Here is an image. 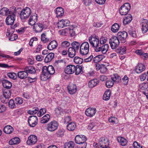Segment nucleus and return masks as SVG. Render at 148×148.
Listing matches in <instances>:
<instances>
[{
	"instance_id": "nucleus-35",
	"label": "nucleus",
	"mask_w": 148,
	"mask_h": 148,
	"mask_svg": "<svg viewBox=\"0 0 148 148\" xmlns=\"http://www.w3.org/2000/svg\"><path fill=\"white\" fill-rule=\"evenodd\" d=\"M76 51L73 47L69 48L68 49L69 56L71 58H73L75 55V53Z\"/></svg>"
},
{
	"instance_id": "nucleus-30",
	"label": "nucleus",
	"mask_w": 148,
	"mask_h": 148,
	"mask_svg": "<svg viewBox=\"0 0 148 148\" xmlns=\"http://www.w3.org/2000/svg\"><path fill=\"white\" fill-rule=\"evenodd\" d=\"M54 57V54L53 53H50L47 54L44 59L45 63H48L51 62Z\"/></svg>"
},
{
	"instance_id": "nucleus-45",
	"label": "nucleus",
	"mask_w": 148,
	"mask_h": 148,
	"mask_svg": "<svg viewBox=\"0 0 148 148\" xmlns=\"http://www.w3.org/2000/svg\"><path fill=\"white\" fill-rule=\"evenodd\" d=\"M126 48L124 46H122L116 50V51L120 54L122 55L125 53L126 51Z\"/></svg>"
},
{
	"instance_id": "nucleus-46",
	"label": "nucleus",
	"mask_w": 148,
	"mask_h": 148,
	"mask_svg": "<svg viewBox=\"0 0 148 148\" xmlns=\"http://www.w3.org/2000/svg\"><path fill=\"white\" fill-rule=\"evenodd\" d=\"M72 47L74 48V49L76 50L77 51H78L80 48V44L79 43L77 42L74 41L72 42L71 44Z\"/></svg>"
},
{
	"instance_id": "nucleus-12",
	"label": "nucleus",
	"mask_w": 148,
	"mask_h": 148,
	"mask_svg": "<svg viewBox=\"0 0 148 148\" xmlns=\"http://www.w3.org/2000/svg\"><path fill=\"white\" fill-rule=\"evenodd\" d=\"M107 38L106 37H104L103 36H101L99 40V43L100 44V46H102L103 45V46H104L105 45H107V47L106 50H103H103H102V53L103 54H106L107 52L108 51V50L109 49V45L108 44H105V43H106L107 41Z\"/></svg>"
},
{
	"instance_id": "nucleus-47",
	"label": "nucleus",
	"mask_w": 148,
	"mask_h": 148,
	"mask_svg": "<svg viewBox=\"0 0 148 148\" xmlns=\"http://www.w3.org/2000/svg\"><path fill=\"white\" fill-rule=\"evenodd\" d=\"M3 93L4 97L5 98L9 99L11 96V93L10 90L8 89H5L3 90Z\"/></svg>"
},
{
	"instance_id": "nucleus-63",
	"label": "nucleus",
	"mask_w": 148,
	"mask_h": 148,
	"mask_svg": "<svg viewBox=\"0 0 148 148\" xmlns=\"http://www.w3.org/2000/svg\"><path fill=\"white\" fill-rule=\"evenodd\" d=\"M107 69L105 66L102 65V67L101 68L100 70V72L102 73H105L106 72Z\"/></svg>"
},
{
	"instance_id": "nucleus-60",
	"label": "nucleus",
	"mask_w": 148,
	"mask_h": 148,
	"mask_svg": "<svg viewBox=\"0 0 148 148\" xmlns=\"http://www.w3.org/2000/svg\"><path fill=\"white\" fill-rule=\"evenodd\" d=\"M22 99L19 97H17L15 99V103L16 104H21L23 103Z\"/></svg>"
},
{
	"instance_id": "nucleus-59",
	"label": "nucleus",
	"mask_w": 148,
	"mask_h": 148,
	"mask_svg": "<svg viewBox=\"0 0 148 148\" xmlns=\"http://www.w3.org/2000/svg\"><path fill=\"white\" fill-rule=\"evenodd\" d=\"M69 30V27H68L62 29L61 33V34L62 35L66 36L68 34Z\"/></svg>"
},
{
	"instance_id": "nucleus-9",
	"label": "nucleus",
	"mask_w": 148,
	"mask_h": 148,
	"mask_svg": "<svg viewBox=\"0 0 148 148\" xmlns=\"http://www.w3.org/2000/svg\"><path fill=\"white\" fill-rule=\"evenodd\" d=\"M127 36V32L125 31L119 32L117 34V38L122 43L125 42Z\"/></svg>"
},
{
	"instance_id": "nucleus-57",
	"label": "nucleus",
	"mask_w": 148,
	"mask_h": 148,
	"mask_svg": "<svg viewBox=\"0 0 148 148\" xmlns=\"http://www.w3.org/2000/svg\"><path fill=\"white\" fill-rule=\"evenodd\" d=\"M114 84V82L112 81L108 80L106 82V85L107 87L110 88Z\"/></svg>"
},
{
	"instance_id": "nucleus-32",
	"label": "nucleus",
	"mask_w": 148,
	"mask_h": 148,
	"mask_svg": "<svg viewBox=\"0 0 148 148\" xmlns=\"http://www.w3.org/2000/svg\"><path fill=\"white\" fill-rule=\"evenodd\" d=\"M13 128L10 125H7L5 126L3 129L4 133L7 134H10L13 131Z\"/></svg>"
},
{
	"instance_id": "nucleus-25",
	"label": "nucleus",
	"mask_w": 148,
	"mask_h": 148,
	"mask_svg": "<svg viewBox=\"0 0 148 148\" xmlns=\"http://www.w3.org/2000/svg\"><path fill=\"white\" fill-rule=\"evenodd\" d=\"M58 43L55 40H53L50 42L47 46L48 49L50 50H52L56 48Z\"/></svg>"
},
{
	"instance_id": "nucleus-23",
	"label": "nucleus",
	"mask_w": 148,
	"mask_h": 148,
	"mask_svg": "<svg viewBox=\"0 0 148 148\" xmlns=\"http://www.w3.org/2000/svg\"><path fill=\"white\" fill-rule=\"evenodd\" d=\"M142 31L143 33H145L148 31V21L144 19L142 22Z\"/></svg>"
},
{
	"instance_id": "nucleus-49",
	"label": "nucleus",
	"mask_w": 148,
	"mask_h": 148,
	"mask_svg": "<svg viewBox=\"0 0 148 148\" xmlns=\"http://www.w3.org/2000/svg\"><path fill=\"white\" fill-rule=\"evenodd\" d=\"M74 62L77 64H80L82 63L83 61L82 59L78 57H75L73 59Z\"/></svg>"
},
{
	"instance_id": "nucleus-36",
	"label": "nucleus",
	"mask_w": 148,
	"mask_h": 148,
	"mask_svg": "<svg viewBox=\"0 0 148 148\" xmlns=\"http://www.w3.org/2000/svg\"><path fill=\"white\" fill-rule=\"evenodd\" d=\"M76 125L75 123L74 122H71L69 123L66 126L67 129L70 131H73L74 130L76 127Z\"/></svg>"
},
{
	"instance_id": "nucleus-64",
	"label": "nucleus",
	"mask_w": 148,
	"mask_h": 148,
	"mask_svg": "<svg viewBox=\"0 0 148 148\" xmlns=\"http://www.w3.org/2000/svg\"><path fill=\"white\" fill-rule=\"evenodd\" d=\"M147 72L145 73L140 76V79L141 81H144L147 78Z\"/></svg>"
},
{
	"instance_id": "nucleus-52",
	"label": "nucleus",
	"mask_w": 148,
	"mask_h": 148,
	"mask_svg": "<svg viewBox=\"0 0 148 148\" xmlns=\"http://www.w3.org/2000/svg\"><path fill=\"white\" fill-rule=\"evenodd\" d=\"M139 87L142 90H144L148 88V83H143L139 85Z\"/></svg>"
},
{
	"instance_id": "nucleus-42",
	"label": "nucleus",
	"mask_w": 148,
	"mask_h": 148,
	"mask_svg": "<svg viewBox=\"0 0 148 148\" xmlns=\"http://www.w3.org/2000/svg\"><path fill=\"white\" fill-rule=\"evenodd\" d=\"M119 27V25L117 23H115L112 26L111 30L113 32L116 33L118 31Z\"/></svg>"
},
{
	"instance_id": "nucleus-10",
	"label": "nucleus",
	"mask_w": 148,
	"mask_h": 148,
	"mask_svg": "<svg viewBox=\"0 0 148 148\" xmlns=\"http://www.w3.org/2000/svg\"><path fill=\"white\" fill-rule=\"evenodd\" d=\"M28 123L30 127H34L38 123L37 117L35 116H30L28 118Z\"/></svg>"
},
{
	"instance_id": "nucleus-51",
	"label": "nucleus",
	"mask_w": 148,
	"mask_h": 148,
	"mask_svg": "<svg viewBox=\"0 0 148 148\" xmlns=\"http://www.w3.org/2000/svg\"><path fill=\"white\" fill-rule=\"evenodd\" d=\"M65 130L64 129H60L56 133L58 137H62L63 136Z\"/></svg>"
},
{
	"instance_id": "nucleus-28",
	"label": "nucleus",
	"mask_w": 148,
	"mask_h": 148,
	"mask_svg": "<svg viewBox=\"0 0 148 148\" xmlns=\"http://www.w3.org/2000/svg\"><path fill=\"white\" fill-rule=\"evenodd\" d=\"M2 84L3 87L8 89L10 88L12 86L11 83L6 79L2 80Z\"/></svg>"
},
{
	"instance_id": "nucleus-16",
	"label": "nucleus",
	"mask_w": 148,
	"mask_h": 148,
	"mask_svg": "<svg viewBox=\"0 0 148 148\" xmlns=\"http://www.w3.org/2000/svg\"><path fill=\"white\" fill-rule=\"evenodd\" d=\"M13 9H16V7L14 6H13L10 8L9 9L5 7H4L1 9H0V10L1 12V13L2 14H4L6 16L9 15L10 12H12Z\"/></svg>"
},
{
	"instance_id": "nucleus-50",
	"label": "nucleus",
	"mask_w": 148,
	"mask_h": 148,
	"mask_svg": "<svg viewBox=\"0 0 148 148\" xmlns=\"http://www.w3.org/2000/svg\"><path fill=\"white\" fill-rule=\"evenodd\" d=\"M38 110L39 109L38 108H33L32 110H29L28 111V113L30 114H34L37 113Z\"/></svg>"
},
{
	"instance_id": "nucleus-61",
	"label": "nucleus",
	"mask_w": 148,
	"mask_h": 148,
	"mask_svg": "<svg viewBox=\"0 0 148 148\" xmlns=\"http://www.w3.org/2000/svg\"><path fill=\"white\" fill-rule=\"evenodd\" d=\"M42 46L41 44H39L38 45L36 49L34 51V53H39L41 50Z\"/></svg>"
},
{
	"instance_id": "nucleus-58",
	"label": "nucleus",
	"mask_w": 148,
	"mask_h": 148,
	"mask_svg": "<svg viewBox=\"0 0 148 148\" xmlns=\"http://www.w3.org/2000/svg\"><path fill=\"white\" fill-rule=\"evenodd\" d=\"M71 27H69V33L70 34V35L71 36H74L75 34V28L73 27H71Z\"/></svg>"
},
{
	"instance_id": "nucleus-3",
	"label": "nucleus",
	"mask_w": 148,
	"mask_h": 148,
	"mask_svg": "<svg viewBox=\"0 0 148 148\" xmlns=\"http://www.w3.org/2000/svg\"><path fill=\"white\" fill-rule=\"evenodd\" d=\"M89 44L87 42L82 43L80 46L79 52L80 54L82 56L86 55L88 54L89 51Z\"/></svg>"
},
{
	"instance_id": "nucleus-62",
	"label": "nucleus",
	"mask_w": 148,
	"mask_h": 148,
	"mask_svg": "<svg viewBox=\"0 0 148 148\" xmlns=\"http://www.w3.org/2000/svg\"><path fill=\"white\" fill-rule=\"evenodd\" d=\"M71 120V117L70 116H66L64 117V123H69V122Z\"/></svg>"
},
{
	"instance_id": "nucleus-6",
	"label": "nucleus",
	"mask_w": 148,
	"mask_h": 148,
	"mask_svg": "<svg viewBox=\"0 0 148 148\" xmlns=\"http://www.w3.org/2000/svg\"><path fill=\"white\" fill-rule=\"evenodd\" d=\"M131 8L130 5L129 3H126L122 5L119 9V13L122 15H126Z\"/></svg>"
},
{
	"instance_id": "nucleus-1",
	"label": "nucleus",
	"mask_w": 148,
	"mask_h": 148,
	"mask_svg": "<svg viewBox=\"0 0 148 148\" xmlns=\"http://www.w3.org/2000/svg\"><path fill=\"white\" fill-rule=\"evenodd\" d=\"M88 40L92 47L94 48L95 51L97 52L101 51L102 52V49L103 51L106 50L107 45L100 46L98 36L95 34H92L88 38Z\"/></svg>"
},
{
	"instance_id": "nucleus-4",
	"label": "nucleus",
	"mask_w": 148,
	"mask_h": 148,
	"mask_svg": "<svg viewBox=\"0 0 148 148\" xmlns=\"http://www.w3.org/2000/svg\"><path fill=\"white\" fill-rule=\"evenodd\" d=\"M10 12L9 15H8V16L5 20V22L7 25H12L14 23L16 18L15 14L16 13V9H13L12 12Z\"/></svg>"
},
{
	"instance_id": "nucleus-2",
	"label": "nucleus",
	"mask_w": 148,
	"mask_h": 148,
	"mask_svg": "<svg viewBox=\"0 0 148 148\" xmlns=\"http://www.w3.org/2000/svg\"><path fill=\"white\" fill-rule=\"evenodd\" d=\"M42 74L40 76L41 80H46L51 77V75L53 74L55 72L54 69L51 65L47 67L44 66L42 69Z\"/></svg>"
},
{
	"instance_id": "nucleus-19",
	"label": "nucleus",
	"mask_w": 148,
	"mask_h": 148,
	"mask_svg": "<svg viewBox=\"0 0 148 148\" xmlns=\"http://www.w3.org/2000/svg\"><path fill=\"white\" fill-rule=\"evenodd\" d=\"M67 89L69 93L71 95L75 94L77 90L76 86L74 84H70L67 87Z\"/></svg>"
},
{
	"instance_id": "nucleus-44",
	"label": "nucleus",
	"mask_w": 148,
	"mask_h": 148,
	"mask_svg": "<svg viewBox=\"0 0 148 148\" xmlns=\"http://www.w3.org/2000/svg\"><path fill=\"white\" fill-rule=\"evenodd\" d=\"M74 145L75 143L73 142L70 141L64 144V148H74Z\"/></svg>"
},
{
	"instance_id": "nucleus-34",
	"label": "nucleus",
	"mask_w": 148,
	"mask_h": 148,
	"mask_svg": "<svg viewBox=\"0 0 148 148\" xmlns=\"http://www.w3.org/2000/svg\"><path fill=\"white\" fill-rule=\"evenodd\" d=\"M20 142V139L18 137H14L11 139L9 141V144L10 145H17Z\"/></svg>"
},
{
	"instance_id": "nucleus-33",
	"label": "nucleus",
	"mask_w": 148,
	"mask_h": 148,
	"mask_svg": "<svg viewBox=\"0 0 148 148\" xmlns=\"http://www.w3.org/2000/svg\"><path fill=\"white\" fill-rule=\"evenodd\" d=\"M118 141L120 144L122 146H125L127 143V140L125 138L122 137H118L117 138Z\"/></svg>"
},
{
	"instance_id": "nucleus-27",
	"label": "nucleus",
	"mask_w": 148,
	"mask_h": 148,
	"mask_svg": "<svg viewBox=\"0 0 148 148\" xmlns=\"http://www.w3.org/2000/svg\"><path fill=\"white\" fill-rule=\"evenodd\" d=\"M6 35L7 36H9V39L10 41H13L16 40L17 39V35L16 34H13V33L8 31L6 32Z\"/></svg>"
},
{
	"instance_id": "nucleus-24",
	"label": "nucleus",
	"mask_w": 148,
	"mask_h": 148,
	"mask_svg": "<svg viewBox=\"0 0 148 148\" xmlns=\"http://www.w3.org/2000/svg\"><path fill=\"white\" fill-rule=\"evenodd\" d=\"M17 75L18 77L20 79H25L27 77L28 74L26 71L24 70L18 72Z\"/></svg>"
},
{
	"instance_id": "nucleus-17",
	"label": "nucleus",
	"mask_w": 148,
	"mask_h": 148,
	"mask_svg": "<svg viewBox=\"0 0 148 148\" xmlns=\"http://www.w3.org/2000/svg\"><path fill=\"white\" fill-rule=\"evenodd\" d=\"M44 27V25L43 24L38 23H36L34 25L33 29L34 31L36 33H39L41 32L43 30Z\"/></svg>"
},
{
	"instance_id": "nucleus-37",
	"label": "nucleus",
	"mask_w": 148,
	"mask_h": 148,
	"mask_svg": "<svg viewBox=\"0 0 148 148\" xmlns=\"http://www.w3.org/2000/svg\"><path fill=\"white\" fill-rule=\"evenodd\" d=\"M99 83L97 79L91 80L88 83V86L90 88H92L96 86Z\"/></svg>"
},
{
	"instance_id": "nucleus-56",
	"label": "nucleus",
	"mask_w": 148,
	"mask_h": 148,
	"mask_svg": "<svg viewBox=\"0 0 148 148\" xmlns=\"http://www.w3.org/2000/svg\"><path fill=\"white\" fill-rule=\"evenodd\" d=\"M62 109L61 108H56L55 110V114L57 116H58L61 114V112H62Z\"/></svg>"
},
{
	"instance_id": "nucleus-15",
	"label": "nucleus",
	"mask_w": 148,
	"mask_h": 148,
	"mask_svg": "<svg viewBox=\"0 0 148 148\" xmlns=\"http://www.w3.org/2000/svg\"><path fill=\"white\" fill-rule=\"evenodd\" d=\"M99 143L100 147L102 148L108 147L109 145V142L107 138L104 137H101L99 140Z\"/></svg>"
},
{
	"instance_id": "nucleus-13",
	"label": "nucleus",
	"mask_w": 148,
	"mask_h": 148,
	"mask_svg": "<svg viewBox=\"0 0 148 148\" xmlns=\"http://www.w3.org/2000/svg\"><path fill=\"white\" fill-rule=\"evenodd\" d=\"M37 141V136L34 135L29 136L27 141V143L29 145H32L35 144Z\"/></svg>"
},
{
	"instance_id": "nucleus-39",
	"label": "nucleus",
	"mask_w": 148,
	"mask_h": 148,
	"mask_svg": "<svg viewBox=\"0 0 148 148\" xmlns=\"http://www.w3.org/2000/svg\"><path fill=\"white\" fill-rule=\"evenodd\" d=\"M74 70V72H75V74L77 75L83 73L82 67L80 65H77L76 66H75Z\"/></svg>"
},
{
	"instance_id": "nucleus-43",
	"label": "nucleus",
	"mask_w": 148,
	"mask_h": 148,
	"mask_svg": "<svg viewBox=\"0 0 148 148\" xmlns=\"http://www.w3.org/2000/svg\"><path fill=\"white\" fill-rule=\"evenodd\" d=\"M103 58V55H99L94 57L93 60L95 63H97L100 62Z\"/></svg>"
},
{
	"instance_id": "nucleus-29",
	"label": "nucleus",
	"mask_w": 148,
	"mask_h": 148,
	"mask_svg": "<svg viewBox=\"0 0 148 148\" xmlns=\"http://www.w3.org/2000/svg\"><path fill=\"white\" fill-rule=\"evenodd\" d=\"M63 9L61 7H58L56 8V13L57 17H61L64 14Z\"/></svg>"
},
{
	"instance_id": "nucleus-54",
	"label": "nucleus",
	"mask_w": 148,
	"mask_h": 148,
	"mask_svg": "<svg viewBox=\"0 0 148 148\" xmlns=\"http://www.w3.org/2000/svg\"><path fill=\"white\" fill-rule=\"evenodd\" d=\"M70 45L69 42L67 41H64L62 42L61 44V46L63 48H66L68 47Z\"/></svg>"
},
{
	"instance_id": "nucleus-8",
	"label": "nucleus",
	"mask_w": 148,
	"mask_h": 148,
	"mask_svg": "<svg viewBox=\"0 0 148 148\" xmlns=\"http://www.w3.org/2000/svg\"><path fill=\"white\" fill-rule=\"evenodd\" d=\"M119 40L116 36H113L109 40V42L112 49H115L119 45Z\"/></svg>"
},
{
	"instance_id": "nucleus-18",
	"label": "nucleus",
	"mask_w": 148,
	"mask_h": 148,
	"mask_svg": "<svg viewBox=\"0 0 148 148\" xmlns=\"http://www.w3.org/2000/svg\"><path fill=\"white\" fill-rule=\"evenodd\" d=\"M75 66L70 64L67 65L65 68L64 71L68 74H71L74 73Z\"/></svg>"
},
{
	"instance_id": "nucleus-31",
	"label": "nucleus",
	"mask_w": 148,
	"mask_h": 148,
	"mask_svg": "<svg viewBox=\"0 0 148 148\" xmlns=\"http://www.w3.org/2000/svg\"><path fill=\"white\" fill-rule=\"evenodd\" d=\"M132 20V16L131 15L128 14L127 16L125 17L123 21L124 25H126L130 23Z\"/></svg>"
},
{
	"instance_id": "nucleus-48",
	"label": "nucleus",
	"mask_w": 148,
	"mask_h": 148,
	"mask_svg": "<svg viewBox=\"0 0 148 148\" xmlns=\"http://www.w3.org/2000/svg\"><path fill=\"white\" fill-rule=\"evenodd\" d=\"M41 39L42 41L44 43L47 42L49 40V39L48 38L45 33H42L41 36Z\"/></svg>"
},
{
	"instance_id": "nucleus-38",
	"label": "nucleus",
	"mask_w": 148,
	"mask_h": 148,
	"mask_svg": "<svg viewBox=\"0 0 148 148\" xmlns=\"http://www.w3.org/2000/svg\"><path fill=\"white\" fill-rule=\"evenodd\" d=\"M111 79L112 81L115 83H119L121 81V77L117 74H114Z\"/></svg>"
},
{
	"instance_id": "nucleus-55",
	"label": "nucleus",
	"mask_w": 148,
	"mask_h": 148,
	"mask_svg": "<svg viewBox=\"0 0 148 148\" xmlns=\"http://www.w3.org/2000/svg\"><path fill=\"white\" fill-rule=\"evenodd\" d=\"M9 107L11 108H15V105L13 100L10 99L8 102Z\"/></svg>"
},
{
	"instance_id": "nucleus-21",
	"label": "nucleus",
	"mask_w": 148,
	"mask_h": 148,
	"mask_svg": "<svg viewBox=\"0 0 148 148\" xmlns=\"http://www.w3.org/2000/svg\"><path fill=\"white\" fill-rule=\"evenodd\" d=\"M145 69V65L141 63H139L136 67L135 71L137 73H140Z\"/></svg>"
},
{
	"instance_id": "nucleus-7",
	"label": "nucleus",
	"mask_w": 148,
	"mask_h": 148,
	"mask_svg": "<svg viewBox=\"0 0 148 148\" xmlns=\"http://www.w3.org/2000/svg\"><path fill=\"white\" fill-rule=\"evenodd\" d=\"M58 126V123L55 121H53L47 124L46 129L49 132H52L57 129Z\"/></svg>"
},
{
	"instance_id": "nucleus-40",
	"label": "nucleus",
	"mask_w": 148,
	"mask_h": 148,
	"mask_svg": "<svg viewBox=\"0 0 148 148\" xmlns=\"http://www.w3.org/2000/svg\"><path fill=\"white\" fill-rule=\"evenodd\" d=\"M111 94V92L110 90H108L106 91L103 95V99L105 100H108L110 98Z\"/></svg>"
},
{
	"instance_id": "nucleus-41",
	"label": "nucleus",
	"mask_w": 148,
	"mask_h": 148,
	"mask_svg": "<svg viewBox=\"0 0 148 148\" xmlns=\"http://www.w3.org/2000/svg\"><path fill=\"white\" fill-rule=\"evenodd\" d=\"M50 118V117L49 115L46 114L41 118L40 122L42 124L46 123L49 121Z\"/></svg>"
},
{
	"instance_id": "nucleus-26",
	"label": "nucleus",
	"mask_w": 148,
	"mask_h": 148,
	"mask_svg": "<svg viewBox=\"0 0 148 148\" xmlns=\"http://www.w3.org/2000/svg\"><path fill=\"white\" fill-rule=\"evenodd\" d=\"M24 70L26 71L27 73H29L32 74H34L36 72L35 68L33 66H27L24 69Z\"/></svg>"
},
{
	"instance_id": "nucleus-5",
	"label": "nucleus",
	"mask_w": 148,
	"mask_h": 148,
	"mask_svg": "<svg viewBox=\"0 0 148 148\" xmlns=\"http://www.w3.org/2000/svg\"><path fill=\"white\" fill-rule=\"evenodd\" d=\"M31 13L30 9L27 7L23 8L21 11L20 17L21 19L24 20L28 18Z\"/></svg>"
},
{
	"instance_id": "nucleus-53",
	"label": "nucleus",
	"mask_w": 148,
	"mask_h": 148,
	"mask_svg": "<svg viewBox=\"0 0 148 148\" xmlns=\"http://www.w3.org/2000/svg\"><path fill=\"white\" fill-rule=\"evenodd\" d=\"M7 75L10 78L13 79H15L16 78V75L15 73H9L7 74Z\"/></svg>"
},
{
	"instance_id": "nucleus-22",
	"label": "nucleus",
	"mask_w": 148,
	"mask_h": 148,
	"mask_svg": "<svg viewBox=\"0 0 148 148\" xmlns=\"http://www.w3.org/2000/svg\"><path fill=\"white\" fill-rule=\"evenodd\" d=\"M37 16L36 14H32L31 16L29 21V23L32 26L34 25L37 21Z\"/></svg>"
},
{
	"instance_id": "nucleus-14",
	"label": "nucleus",
	"mask_w": 148,
	"mask_h": 148,
	"mask_svg": "<svg viewBox=\"0 0 148 148\" xmlns=\"http://www.w3.org/2000/svg\"><path fill=\"white\" fill-rule=\"evenodd\" d=\"M87 140L86 137L83 135H78L75 138V143L78 144H80L85 142Z\"/></svg>"
},
{
	"instance_id": "nucleus-11",
	"label": "nucleus",
	"mask_w": 148,
	"mask_h": 148,
	"mask_svg": "<svg viewBox=\"0 0 148 148\" xmlns=\"http://www.w3.org/2000/svg\"><path fill=\"white\" fill-rule=\"evenodd\" d=\"M70 22L69 21L66 19H62L59 21L57 24L58 29L63 28L64 27L69 26Z\"/></svg>"
},
{
	"instance_id": "nucleus-20",
	"label": "nucleus",
	"mask_w": 148,
	"mask_h": 148,
	"mask_svg": "<svg viewBox=\"0 0 148 148\" xmlns=\"http://www.w3.org/2000/svg\"><path fill=\"white\" fill-rule=\"evenodd\" d=\"M96 112V109L95 108H89L86 110L85 112L86 115L90 117H92L94 116Z\"/></svg>"
}]
</instances>
